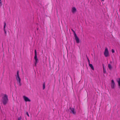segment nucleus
Wrapping results in <instances>:
<instances>
[{"instance_id":"obj_19","label":"nucleus","mask_w":120,"mask_h":120,"mask_svg":"<svg viewBox=\"0 0 120 120\" xmlns=\"http://www.w3.org/2000/svg\"><path fill=\"white\" fill-rule=\"evenodd\" d=\"M87 60H88L89 64H90V61L89 59L88 58H87Z\"/></svg>"},{"instance_id":"obj_10","label":"nucleus","mask_w":120,"mask_h":120,"mask_svg":"<svg viewBox=\"0 0 120 120\" xmlns=\"http://www.w3.org/2000/svg\"><path fill=\"white\" fill-rule=\"evenodd\" d=\"M76 9L75 7H73L72 8L71 11L73 13H75L76 11Z\"/></svg>"},{"instance_id":"obj_24","label":"nucleus","mask_w":120,"mask_h":120,"mask_svg":"<svg viewBox=\"0 0 120 120\" xmlns=\"http://www.w3.org/2000/svg\"><path fill=\"white\" fill-rule=\"evenodd\" d=\"M102 0L103 1H104V0Z\"/></svg>"},{"instance_id":"obj_1","label":"nucleus","mask_w":120,"mask_h":120,"mask_svg":"<svg viewBox=\"0 0 120 120\" xmlns=\"http://www.w3.org/2000/svg\"><path fill=\"white\" fill-rule=\"evenodd\" d=\"M8 100V96L6 94H4L2 97V101L4 105H6Z\"/></svg>"},{"instance_id":"obj_20","label":"nucleus","mask_w":120,"mask_h":120,"mask_svg":"<svg viewBox=\"0 0 120 120\" xmlns=\"http://www.w3.org/2000/svg\"><path fill=\"white\" fill-rule=\"evenodd\" d=\"M26 114H27V115L28 116V117H29V115L28 114V112H26Z\"/></svg>"},{"instance_id":"obj_15","label":"nucleus","mask_w":120,"mask_h":120,"mask_svg":"<svg viewBox=\"0 0 120 120\" xmlns=\"http://www.w3.org/2000/svg\"><path fill=\"white\" fill-rule=\"evenodd\" d=\"M71 30L74 33V36L76 35L75 31L72 29H71Z\"/></svg>"},{"instance_id":"obj_9","label":"nucleus","mask_w":120,"mask_h":120,"mask_svg":"<svg viewBox=\"0 0 120 120\" xmlns=\"http://www.w3.org/2000/svg\"><path fill=\"white\" fill-rule=\"evenodd\" d=\"M6 23L5 22H4V32L5 34V35H6L7 34V32L6 31L5 29V28L6 27Z\"/></svg>"},{"instance_id":"obj_8","label":"nucleus","mask_w":120,"mask_h":120,"mask_svg":"<svg viewBox=\"0 0 120 120\" xmlns=\"http://www.w3.org/2000/svg\"><path fill=\"white\" fill-rule=\"evenodd\" d=\"M74 37L75 38V39L76 41V42L77 43H79V38L77 36V35H76L74 36Z\"/></svg>"},{"instance_id":"obj_3","label":"nucleus","mask_w":120,"mask_h":120,"mask_svg":"<svg viewBox=\"0 0 120 120\" xmlns=\"http://www.w3.org/2000/svg\"><path fill=\"white\" fill-rule=\"evenodd\" d=\"M34 52L35 56L34 57V59L35 60V66H36L38 62V59L37 58V52L36 50H35Z\"/></svg>"},{"instance_id":"obj_11","label":"nucleus","mask_w":120,"mask_h":120,"mask_svg":"<svg viewBox=\"0 0 120 120\" xmlns=\"http://www.w3.org/2000/svg\"><path fill=\"white\" fill-rule=\"evenodd\" d=\"M89 66L93 70H94V69L93 66L92 64H89Z\"/></svg>"},{"instance_id":"obj_7","label":"nucleus","mask_w":120,"mask_h":120,"mask_svg":"<svg viewBox=\"0 0 120 120\" xmlns=\"http://www.w3.org/2000/svg\"><path fill=\"white\" fill-rule=\"evenodd\" d=\"M115 86V83L113 80H111V87L112 89H114V88Z\"/></svg>"},{"instance_id":"obj_5","label":"nucleus","mask_w":120,"mask_h":120,"mask_svg":"<svg viewBox=\"0 0 120 120\" xmlns=\"http://www.w3.org/2000/svg\"><path fill=\"white\" fill-rule=\"evenodd\" d=\"M23 98L24 99V100L26 102H30L31 101V100L30 99L26 97L25 96H23Z\"/></svg>"},{"instance_id":"obj_4","label":"nucleus","mask_w":120,"mask_h":120,"mask_svg":"<svg viewBox=\"0 0 120 120\" xmlns=\"http://www.w3.org/2000/svg\"><path fill=\"white\" fill-rule=\"evenodd\" d=\"M104 54L106 57H107L109 56V52L108 49L107 48H105V50L104 52Z\"/></svg>"},{"instance_id":"obj_18","label":"nucleus","mask_w":120,"mask_h":120,"mask_svg":"<svg viewBox=\"0 0 120 120\" xmlns=\"http://www.w3.org/2000/svg\"><path fill=\"white\" fill-rule=\"evenodd\" d=\"M21 117H19L18 118V120H21Z\"/></svg>"},{"instance_id":"obj_2","label":"nucleus","mask_w":120,"mask_h":120,"mask_svg":"<svg viewBox=\"0 0 120 120\" xmlns=\"http://www.w3.org/2000/svg\"><path fill=\"white\" fill-rule=\"evenodd\" d=\"M17 75H16V79L17 81L18 84L19 86L21 85V79L19 76V71H17Z\"/></svg>"},{"instance_id":"obj_16","label":"nucleus","mask_w":120,"mask_h":120,"mask_svg":"<svg viewBox=\"0 0 120 120\" xmlns=\"http://www.w3.org/2000/svg\"><path fill=\"white\" fill-rule=\"evenodd\" d=\"M45 88V82H44L43 84V90H44Z\"/></svg>"},{"instance_id":"obj_17","label":"nucleus","mask_w":120,"mask_h":120,"mask_svg":"<svg viewBox=\"0 0 120 120\" xmlns=\"http://www.w3.org/2000/svg\"><path fill=\"white\" fill-rule=\"evenodd\" d=\"M112 53H113L115 51L113 49H112Z\"/></svg>"},{"instance_id":"obj_6","label":"nucleus","mask_w":120,"mask_h":120,"mask_svg":"<svg viewBox=\"0 0 120 120\" xmlns=\"http://www.w3.org/2000/svg\"><path fill=\"white\" fill-rule=\"evenodd\" d=\"M70 109L71 110V112L72 114H75L76 113V112L74 109L73 108H70Z\"/></svg>"},{"instance_id":"obj_12","label":"nucleus","mask_w":120,"mask_h":120,"mask_svg":"<svg viewBox=\"0 0 120 120\" xmlns=\"http://www.w3.org/2000/svg\"><path fill=\"white\" fill-rule=\"evenodd\" d=\"M103 73L104 74L106 73V70L105 69V68H104V65H103Z\"/></svg>"},{"instance_id":"obj_23","label":"nucleus","mask_w":120,"mask_h":120,"mask_svg":"<svg viewBox=\"0 0 120 120\" xmlns=\"http://www.w3.org/2000/svg\"><path fill=\"white\" fill-rule=\"evenodd\" d=\"M14 85H15V84H14Z\"/></svg>"},{"instance_id":"obj_21","label":"nucleus","mask_w":120,"mask_h":120,"mask_svg":"<svg viewBox=\"0 0 120 120\" xmlns=\"http://www.w3.org/2000/svg\"><path fill=\"white\" fill-rule=\"evenodd\" d=\"M2 6V3L0 2V8Z\"/></svg>"},{"instance_id":"obj_14","label":"nucleus","mask_w":120,"mask_h":120,"mask_svg":"<svg viewBox=\"0 0 120 120\" xmlns=\"http://www.w3.org/2000/svg\"><path fill=\"white\" fill-rule=\"evenodd\" d=\"M108 67L110 69H111L112 68V66L110 64H109L108 65Z\"/></svg>"},{"instance_id":"obj_13","label":"nucleus","mask_w":120,"mask_h":120,"mask_svg":"<svg viewBox=\"0 0 120 120\" xmlns=\"http://www.w3.org/2000/svg\"><path fill=\"white\" fill-rule=\"evenodd\" d=\"M118 86L119 89H120V79H119V80L117 81Z\"/></svg>"},{"instance_id":"obj_22","label":"nucleus","mask_w":120,"mask_h":120,"mask_svg":"<svg viewBox=\"0 0 120 120\" xmlns=\"http://www.w3.org/2000/svg\"><path fill=\"white\" fill-rule=\"evenodd\" d=\"M0 2L2 3V2H1V0H0Z\"/></svg>"}]
</instances>
